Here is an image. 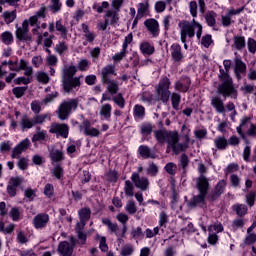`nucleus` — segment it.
I'll use <instances>...</instances> for the list:
<instances>
[{
  "label": "nucleus",
  "instance_id": "obj_1",
  "mask_svg": "<svg viewBox=\"0 0 256 256\" xmlns=\"http://www.w3.org/2000/svg\"><path fill=\"white\" fill-rule=\"evenodd\" d=\"M154 135L158 143H167V153L173 151V153L179 155L182 151L189 149V136L185 137L184 142L179 143V133L176 131L158 130L154 132Z\"/></svg>",
  "mask_w": 256,
  "mask_h": 256
},
{
  "label": "nucleus",
  "instance_id": "obj_2",
  "mask_svg": "<svg viewBox=\"0 0 256 256\" xmlns=\"http://www.w3.org/2000/svg\"><path fill=\"white\" fill-rule=\"evenodd\" d=\"M224 69L220 68V73L218 75L220 84L218 85L217 91L220 95L224 97L237 98V90L233 84V78L229 75V70L231 69V60L223 61Z\"/></svg>",
  "mask_w": 256,
  "mask_h": 256
},
{
  "label": "nucleus",
  "instance_id": "obj_3",
  "mask_svg": "<svg viewBox=\"0 0 256 256\" xmlns=\"http://www.w3.org/2000/svg\"><path fill=\"white\" fill-rule=\"evenodd\" d=\"M178 27L180 29V39L182 43H187V37H189V39H193V37H195V31L197 39H201L203 26L195 19L191 22L182 20L178 23Z\"/></svg>",
  "mask_w": 256,
  "mask_h": 256
},
{
  "label": "nucleus",
  "instance_id": "obj_4",
  "mask_svg": "<svg viewBox=\"0 0 256 256\" xmlns=\"http://www.w3.org/2000/svg\"><path fill=\"white\" fill-rule=\"evenodd\" d=\"M77 66L69 65L64 67L62 74V85L66 93H73L74 89L81 87V77H75Z\"/></svg>",
  "mask_w": 256,
  "mask_h": 256
},
{
  "label": "nucleus",
  "instance_id": "obj_5",
  "mask_svg": "<svg viewBox=\"0 0 256 256\" xmlns=\"http://www.w3.org/2000/svg\"><path fill=\"white\" fill-rule=\"evenodd\" d=\"M116 219L117 221H119V223H122V225H124L123 229L119 228L117 223L111 222L109 218H103L102 223L103 225H106V227H108L109 231L115 233L116 237H118V243H123V239L121 238L125 237V233H127V226L125 225V223L129 221V216H127V214L125 213H119L117 214Z\"/></svg>",
  "mask_w": 256,
  "mask_h": 256
},
{
  "label": "nucleus",
  "instance_id": "obj_6",
  "mask_svg": "<svg viewBox=\"0 0 256 256\" xmlns=\"http://www.w3.org/2000/svg\"><path fill=\"white\" fill-rule=\"evenodd\" d=\"M79 102L77 99L64 100L58 108V118L61 121L69 119V115L77 109Z\"/></svg>",
  "mask_w": 256,
  "mask_h": 256
},
{
  "label": "nucleus",
  "instance_id": "obj_7",
  "mask_svg": "<svg viewBox=\"0 0 256 256\" xmlns=\"http://www.w3.org/2000/svg\"><path fill=\"white\" fill-rule=\"evenodd\" d=\"M79 129L88 137H99L101 135V131L95 127H92L91 121L89 120H84Z\"/></svg>",
  "mask_w": 256,
  "mask_h": 256
},
{
  "label": "nucleus",
  "instance_id": "obj_8",
  "mask_svg": "<svg viewBox=\"0 0 256 256\" xmlns=\"http://www.w3.org/2000/svg\"><path fill=\"white\" fill-rule=\"evenodd\" d=\"M16 37L19 41H31V35H29V21L24 20L21 27L16 29Z\"/></svg>",
  "mask_w": 256,
  "mask_h": 256
},
{
  "label": "nucleus",
  "instance_id": "obj_9",
  "mask_svg": "<svg viewBox=\"0 0 256 256\" xmlns=\"http://www.w3.org/2000/svg\"><path fill=\"white\" fill-rule=\"evenodd\" d=\"M131 181L141 191H147L149 189V179L139 176L138 173H132Z\"/></svg>",
  "mask_w": 256,
  "mask_h": 256
},
{
  "label": "nucleus",
  "instance_id": "obj_10",
  "mask_svg": "<svg viewBox=\"0 0 256 256\" xmlns=\"http://www.w3.org/2000/svg\"><path fill=\"white\" fill-rule=\"evenodd\" d=\"M49 132L57 133L64 139H67V137H69V126H67V124L53 123L50 126Z\"/></svg>",
  "mask_w": 256,
  "mask_h": 256
},
{
  "label": "nucleus",
  "instance_id": "obj_11",
  "mask_svg": "<svg viewBox=\"0 0 256 256\" xmlns=\"http://www.w3.org/2000/svg\"><path fill=\"white\" fill-rule=\"evenodd\" d=\"M29 145L31 142L29 139L22 140L18 145H16L12 151V159H19L22 153H25L27 149H29Z\"/></svg>",
  "mask_w": 256,
  "mask_h": 256
},
{
  "label": "nucleus",
  "instance_id": "obj_12",
  "mask_svg": "<svg viewBox=\"0 0 256 256\" xmlns=\"http://www.w3.org/2000/svg\"><path fill=\"white\" fill-rule=\"evenodd\" d=\"M170 53H171L172 61H174V63H181V61L185 57L183 55L181 45L177 43H174L170 46Z\"/></svg>",
  "mask_w": 256,
  "mask_h": 256
},
{
  "label": "nucleus",
  "instance_id": "obj_13",
  "mask_svg": "<svg viewBox=\"0 0 256 256\" xmlns=\"http://www.w3.org/2000/svg\"><path fill=\"white\" fill-rule=\"evenodd\" d=\"M47 223H49V214L47 213H40L33 219L35 229H45V227H47Z\"/></svg>",
  "mask_w": 256,
  "mask_h": 256
},
{
  "label": "nucleus",
  "instance_id": "obj_14",
  "mask_svg": "<svg viewBox=\"0 0 256 256\" xmlns=\"http://www.w3.org/2000/svg\"><path fill=\"white\" fill-rule=\"evenodd\" d=\"M147 31L152 35V37H159V22L155 19H147L144 22Z\"/></svg>",
  "mask_w": 256,
  "mask_h": 256
},
{
  "label": "nucleus",
  "instance_id": "obj_15",
  "mask_svg": "<svg viewBox=\"0 0 256 256\" xmlns=\"http://www.w3.org/2000/svg\"><path fill=\"white\" fill-rule=\"evenodd\" d=\"M234 63H235L234 73L237 79H241V75L247 72V65L239 57H236L234 59Z\"/></svg>",
  "mask_w": 256,
  "mask_h": 256
},
{
  "label": "nucleus",
  "instance_id": "obj_16",
  "mask_svg": "<svg viewBox=\"0 0 256 256\" xmlns=\"http://www.w3.org/2000/svg\"><path fill=\"white\" fill-rule=\"evenodd\" d=\"M196 187L199 193H206L209 191V179L205 175H200L196 179Z\"/></svg>",
  "mask_w": 256,
  "mask_h": 256
},
{
  "label": "nucleus",
  "instance_id": "obj_17",
  "mask_svg": "<svg viewBox=\"0 0 256 256\" xmlns=\"http://www.w3.org/2000/svg\"><path fill=\"white\" fill-rule=\"evenodd\" d=\"M189 87H191V79L187 77L177 81L174 84L175 90L180 91V93H187L189 91Z\"/></svg>",
  "mask_w": 256,
  "mask_h": 256
},
{
  "label": "nucleus",
  "instance_id": "obj_18",
  "mask_svg": "<svg viewBox=\"0 0 256 256\" xmlns=\"http://www.w3.org/2000/svg\"><path fill=\"white\" fill-rule=\"evenodd\" d=\"M58 253H60L61 256L73 255V245L67 241L61 242L58 245Z\"/></svg>",
  "mask_w": 256,
  "mask_h": 256
},
{
  "label": "nucleus",
  "instance_id": "obj_19",
  "mask_svg": "<svg viewBox=\"0 0 256 256\" xmlns=\"http://www.w3.org/2000/svg\"><path fill=\"white\" fill-rule=\"evenodd\" d=\"M211 105L214 107L216 113H221L222 115H225V104H223V100L219 97H212L211 99Z\"/></svg>",
  "mask_w": 256,
  "mask_h": 256
},
{
  "label": "nucleus",
  "instance_id": "obj_20",
  "mask_svg": "<svg viewBox=\"0 0 256 256\" xmlns=\"http://www.w3.org/2000/svg\"><path fill=\"white\" fill-rule=\"evenodd\" d=\"M142 55H153L155 53V46L150 42L143 41L139 45Z\"/></svg>",
  "mask_w": 256,
  "mask_h": 256
},
{
  "label": "nucleus",
  "instance_id": "obj_21",
  "mask_svg": "<svg viewBox=\"0 0 256 256\" xmlns=\"http://www.w3.org/2000/svg\"><path fill=\"white\" fill-rule=\"evenodd\" d=\"M82 27V33H83V37L84 39L88 42V43H93V41H95V37H97L95 35V32L90 31L89 30V25H87L86 23H83L81 25Z\"/></svg>",
  "mask_w": 256,
  "mask_h": 256
},
{
  "label": "nucleus",
  "instance_id": "obj_22",
  "mask_svg": "<svg viewBox=\"0 0 256 256\" xmlns=\"http://www.w3.org/2000/svg\"><path fill=\"white\" fill-rule=\"evenodd\" d=\"M251 124V117H243L240 121V125L236 128V131L240 137L245 139V133L243 131L247 128V126Z\"/></svg>",
  "mask_w": 256,
  "mask_h": 256
},
{
  "label": "nucleus",
  "instance_id": "obj_23",
  "mask_svg": "<svg viewBox=\"0 0 256 256\" xmlns=\"http://www.w3.org/2000/svg\"><path fill=\"white\" fill-rule=\"evenodd\" d=\"M245 45H246V42L243 36L233 37L232 49H235L236 51H243V49H245Z\"/></svg>",
  "mask_w": 256,
  "mask_h": 256
},
{
  "label": "nucleus",
  "instance_id": "obj_24",
  "mask_svg": "<svg viewBox=\"0 0 256 256\" xmlns=\"http://www.w3.org/2000/svg\"><path fill=\"white\" fill-rule=\"evenodd\" d=\"M35 125V122H33V119L29 118V116L24 115L22 116L19 126L21 127L22 131H27V129H32Z\"/></svg>",
  "mask_w": 256,
  "mask_h": 256
},
{
  "label": "nucleus",
  "instance_id": "obj_25",
  "mask_svg": "<svg viewBox=\"0 0 256 256\" xmlns=\"http://www.w3.org/2000/svg\"><path fill=\"white\" fill-rule=\"evenodd\" d=\"M111 75H115V67L112 65L104 67L101 72L102 83L110 81L111 79H109V77H111Z\"/></svg>",
  "mask_w": 256,
  "mask_h": 256
},
{
  "label": "nucleus",
  "instance_id": "obj_26",
  "mask_svg": "<svg viewBox=\"0 0 256 256\" xmlns=\"http://www.w3.org/2000/svg\"><path fill=\"white\" fill-rule=\"evenodd\" d=\"M138 153L139 155H141L143 159H149V158L155 159V154L151 152V149L149 148V146H146V145L139 146Z\"/></svg>",
  "mask_w": 256,
  "mask_h": 256
},
{
  "label": "nucleus",
  "instance_id": "obj_27",
  "mask_svg": "<svg viewBox=\"0 0 256 256\" xmlns=\"http://www.w3.org/2000/svg\"><path fill=\"white\" fill-rule=\"evenodd\" d=\"M214 145L220 151H225V149H227L229 143H228L227 138H225L223 136H219V137L214 139Z\"/></svg>",
  "mask_w": 256,
  "mask_h": 256
},
{
  "label": "nucleus",
  "instance_id": "obj_28",
  "mask_svg": "<svg viewBox=\"0 0 256 256\" xmlns=\"http://www.w3.org/2000/svg\"><path fill=\"white\" fill-rule=\"evenodd\" d=\"M205 197H207V193L199 192L198 195L193 197L192 201L190 202V206L197 207V205H203V203H205Z\"/></svg>",
  "mask_w": 256,
  "mask_h": 256
},
{
  "label": "nucleus",
  "instance_id": "obj_29",
  "mask_svg": "<svg viewBox=\"0 0 256 256\" xmlns=\"http://www.w3.org/2000/svg\"><path fill=\"white\" fill-rule=\"evenodd\" d=\"M55 29L60 33L62 39H67V33H69V30L67 29V26L63 25V21H56Z\"/></svg>",
  "mask_w": 256,
  "mask_h": 256
},
{
  "label": "nucleus",
  "instance_id": "obj_30",
  "mask_svg": "<svg viewBox=\"0 0 256 256\" xmlns=\"http://www.w3.org/2000/svg\"><path fill=\"white\" fill-rule=\"evenodd\" d=\"M111 111H113V107H111V104H103L100 107V115L102 119H111Z\"/></svg>",
  "mask_w": 256,
  "mask_h": 256
},
{
  "label": "nucleus",
  "instance_id": "obj_31",
  "mask_svg": "<svg viewBox=\"0 0 256 256\" xmlns=\"http://www.w3.org/2000/svg\"><path fill=\"white\" fill-rule=\"evenodd\" d=\"M103 83L107 85V91L111 95H116L117 91H119V83L115 82V80H108Z\"/></svg>",
  "mask_w": 256,
  "mask_h": 256
},
{
  "label": "nucleus",
  "instance_id": "obj_32",
  "mask_svg": "<svg viewBox=\"0 0 256 256\" xmlns=\"http://www.w3.org/2000/svg\"><path fill=\"white\" fill-rule=\"evenodd\" d=\"M133 116L135 119H143L145 117V107L136 104L133 108Z\"/></svg>",
  "mask_w": 256,
  "mask_h": 256
},
{
  "label": "nucleus",
  "instance_id": "obj_33",
  "mask_svg": "<svg viewBox=\"0 0 256 256\" xmlns=\"http://www.w3.org/2000/svg\"><path fill=\"white\" fill-rule=\"evenodd\" d=\"M35 77L38 83H41L42 85H47L50 81L49 74H47V72L38 71Z\"/></svg>",
  "mask_w": 256,
  "mask_h": 256
},
{
  "label": "nucleus",
  "instance_id": "obj_34",
  "mask_svg": "<svg viewBox=\"0 0 256 256\" xmlns=\"http://www.w3.org/2000/svg\"><path fill=\"white\" fill-rule=\"evenodd\" d=\"M80 221H84L87 223L89 219H91V209L89 208H82L78 211Z\"/></svg>",
  "mask_w": 256,
  "mask_h": 256
},
{
  "label": "nucleus",
  "instance_id": "obj_35",
  "mask_svg": "<svg viewBox=\"0 0 256 256\" xmlns=\"http://www.w3.org/2000/svg\"><path fill=\"white\" fill-rule=\"evenodd\" d=\"M3 17H4L5 23L9 25L10 23H13L15 19H17V10L4 12Z\"/></svg>",
  "mask_w": 256,
  "mask_h": 256
},
{
  "label": "nucleus",
  "instance_id": "obj_36",
  "mask_svg": "<svg viewBox=\"0 0 256 256\" xmlns=\"http://www.w3.org/2000/svg\"><path fill=\"white\" fill-rule=\"evenodd\" d=\"M46 137H47V131L45 130L41 131V128L38 127L36 134H34L32 137V142L37 143V141H45Z\"/></svg>",
  "mask_w": 256,
  "mask_h": 256
},
{
  "label": "nucleus",
  "instance_id": "obj_37",
  "mask_svg": "<svg viewBox=\"0 0 256 256\" xmlns=\"http://www.w3.org/2000/svg\"><path fill=\"white\" fill-rule=\"evenodd\" d=\"M118 12L115 10H108L105 13V19H108L109 23H117L119 21Z\"/></svg>",
  "mask_w": 256,
  "mask_h": 256
},
{
  "label": "nucleus",
  "instance_id": "obj_38",
  "mask_svg": "<svg viewBox=\"0 0 256 256\" xmlns=\"http://www.w3.org/2000/svg\"><path fill=\"white\" fill-rule=\"evenodd\" d=\"M225 187H227V182L225 180H220L215 187L214 196L219 197V195L225 192Z\"/></svg>",
  "mask_w": 256,
  "mask_h": 256
},
{
  "label": "nucleus",
  "instance_id": "obj_39",
  "mask_svg": "<svg viewBox=\"0 0 256 256\" xmlns=\"http://www.w3.org/2000/svg\"><path fill=\"white\" fill-rule=\"evenodd\" d=\"M170 86H171V81L169 80V78L164 77L160 80L157 91H169Z\"/></svg>",
  "mask_w": 256,
  "mask_h": 256
},
{
  "label": "nucleus",
  "instance_id": "obj_40",
  "mask_svg": "<svg viewBox=\"0 0 256 256\" xmlns=\"http://www.w3.org/2000/svg\"><path fill=\"white\" fill-rule=\"evenodd\" d=\"M55 51L58 53V55H63V53H67V50L69 49V45H67V42L60 41L55 46Z\"/></svg>",
  "mask_w": 256,
  "mask_h": 256
},
{
  "label": "nucleus",
  "instance_id": "obj_41",
  "mask_svg": "<svg viewBox=\"0 0 256 256\" xmlns=\"http://www.w3.org/2000/svg\"><path fill=\"white\" fill-rule=\"evenodd\" d=\"M216 19H217V13L213 11L208 12L205 16L206 23L209 27H215Z\"/></svg>",
  "mask_w": 256,
  "mask_h": 256
},
{
  "label": "nucleus",
  "instance_id": "obj_42",
  "mask_svg": "<svg viewBox=\"0 0 256 256\" xmlns=\"http://www.w3.org/2000/svg\"><path fill=\"white\" fill-rule=\"evenodd\" d=\"M134 251H135V247H133V245L126 244L121 248L120 255L121 256H131V255H133Z\"/></svg>",
  "mask_w": 256,
  "mask_h": 256
},
{
  "label": "nucleus",
  "instance_id": "obj_43",
  "mask_svg": "<svg viewBox=\"0 0 256 256\" xmlns=\"http://www.w3.org/2000/svg\"><path fill=\"white\" fill-rule=\"evenodd\" d=\"M147 9H149V4L147 3H139L137 10V19H141L145 17V13H147Z\"/></svg>",
  "mask_w": 256,
  "mask_h": 256
},
{
  "label": "nucleus",
  "instance_id": "obj_44",
  "mask_svg": "<svg viewBox=\"0 0 256 256\" xmlns=\"http://www.w3.org/2000/svg\"><path fill=\"white\" fill-rule=\"evenodd\" d=\"M234 211H236L239 217L247 215V206L245 204H235L233 206Z\"/></svg>",
  "mask_w": 256,
  "mask_h": 256
},
{
  "label": "nucleus",
  "instance_id": "obj_45",
  "mask_svg": "<svg viewBox=\"0 0 256 256\" xmlns=\"http://www.w3.org/2000/svg\"><path fill=\"white\" fill-rule=\"evenodd\" d=\"M134 187L133 183H131V180H126L124 185V193L127 197H133L135 194L133 192Z\"/></svg>",
  "mask_w": 256,
  "mask_h": 256
},
{
  "label": "nucleus",
  "instance_id": "obj_46",
  "mask_svg": "<svg viewBox=\"0 0 256 256\" xmlns=\"http://www.w3.org/2000/svg\"><path fill=\"white\" fill-rule=\"evenodd\" d=\"M27 65V61L21 59L19 62L14 61V64L10 67V71H21V69H25Z\"/></svg>",
  "mask_w": 256,
  "mask_h": 256
},
{
  "label": "nucleus",
  "instance_id": "obj_47",
  "mask_svg": "<svg viewBox=\"0 0 256 256\" xmlns=\"http://www.w3.org/2000/svg\"><path fill=\"white\" fill-rule=\"evenodd\" d=\"M208 231L209 233H215V235H217V233H222L223 224L216 222L209 226Z\"/></svg>",
  "mask_w": 256,
  "mask_h": 256
},
{
  "label": "nucleus",
  "instance_id": "obj_48",
  "mask_svg": "<svg viewBox=\"0 0 256 256\" xmlns=\"http://www.w3.org/2000/svg\"><path fill=\"white\" fill-rule=\"evenodd\" d=\"M112 101H114V103L116 105H118V107H120V109L125 108V98H123V94H117L116 96H114L112 98Z\"/></svg>",
  "mask_w": 256,
  "mask_h": 256
},
{
  "label": "nucleus",
  "instance_id": "obj_49",
  "mask_svg": "<svg viewBox=\"0 0 256 256\" xmlns=\"http://www.w3.org/2000/svg\"><path fill=\"white\" fill-rule=\"evenodd\" d=\"M1 39L5 45H11L13 43V34L11 32H3L1 35Z\"/></svg>",
  "mask_w": 256,
  "mask_h": 256
},
{
  "label": "nucleus",
  "instance_id": "obj_50",
  "mask_svg": "<svg viewBox=\"0 0 256 256\" xmlns=\"http://www.w3.org/2000/svg\"><path fill=\"white\" fill-rule=\"evenodd\" d=\"M96 238L99 240V248L101 249V251H108L109 246H107V238L100 235H96Z\"/></svg>",
  "mask_w": 256,
  "mask_h": 256
},
{
  "label": "nucleus",
  "instance_id": "obj_51",
  "mask_svg": "<svg viewBox=\"0 0 256 256\" xmlns=\"http://www.w3.org/2000/svg\"><path fill=\"white\" fill-rule=\"evenodd\" d=\"M61 7H63L61 0H51L50 9L53 13H59V11H61Z\"/></svg>",
  "mask_w": 256,
  "mask_h": 256
},
{
  "label": "nucleus",
  "instance_id": "obj_52",
  "mask_svg": "<svg viewBox=\"0 0 256 256\" xmlns=\"http://www.w3.org/2000/svg\"><path fill=\"white\" fill-rule=\"evenodd\" d=\"M171 101L173 109H179V104L181 103V95H179L178 93H172Z\"/></svg>",
  "mask_w": 256,
  "mask_h": 256
},
{
  "label": "nucleus",
  "instance_id": "obj_53",
  "mask_svg": "<svg viewBox=\"0 0 256 256\" xmlns=\"http://www.w3.org/2000/svg\"><path fill=\"white\" fill-rule=\"evenodd\" d=\"M243 227H245V219L237 218L233 220L232 229H234V231H237V229H243Z\"/></svg>",
  "mask_w": 256,
  "mask_h": 256
},
{
  "label": "nucleus",
  "instance_id": "obj_54",
  "mask_svg": "<svg viewBox=\"0 0 256 256\" xmlns=\"http://www.w3.org/2000/svg\"><path fill=\"white\" fill-rule=\"evenodd\" d=\"M51 159L58 163V161H63V152L61 150H52Z\"/></svg>",
  "mask_w": 256,
  "mask_h": 256
},
{
  "label": "nucleus",
  "instance_id": "obj_55",
  "mask_svg": "<svg viewBox=\"0 0 256 256\" xmlns=\"http://www.w3.org/2000/svg\"><path fill=\"white\" fill-rule=\"evenodd\" d=\"M125 209L127 213H129L130 215H135L137 213V207L135 206L134 201H128L125 206Z\"/></svg>",
  "mask_w": 256,
  "mask_h": 256
},
{
  "label": "nucleus",
  "instance_id": "obj_56",
  "mask_svg": "<svg viewBox=\"0 0 256 256\" xmlns=\"http://www.w3.org/2000/svg\"><path fill=\"white\" fill-rule=\"evenodd\" d=\"M225 111H230V119H232V121H235V115H237V111L235 110V104L233 102H229L226 105Z\"/></svg>",
  "mask_w": 256,
  "mask_h": 256
},
{
  "label": "nucleus",
  "instance_id": "obj_57",
  "mask_svg": "<svg viewBox=\"0 0 256 256\" xmlns=\"http://www.w3.org/2000/svg\"><path fill=\"white\" fill-rule=\"evenodd\" d=\"M146 239H153L156 235H159V227H155L153 230L150 228L145 230Z\"/></svg>",
  "mask_w": 256,
  "mask_h": 256
},
{
  "label": "nucleus",
  "instance_id": "obj_58",
  "mask_svg": "<svg viewBox=\"0 0 256 256\" xmlns=\"http://www.w3.org/2000/svg\"><path fill=\"white\" fill-rule=\"evenodd\" d=\"M25 91H27V87H15L12 92L18 99L25 95Z\"/></svg>",
  "mask_w": 256,
  "mask_h": 256
},
{
  "label": "nucleus",
  "instance_id": "obj_59",
  "mask_svg": "<svg viewBox=\"0 0 256 256\" xmlns=\"http://www.w3.org/2000/svg\"><path fill=\"white\" fill-rule=\"evenodd\" d=\"M165 169L169 175H175V173H177V164L169 162L166 164Z\"/></svg>",
  "mask_w": 256,
  "mask_h": 256
},
{
  "label": "nucleus",
  "instance_id": "obj_60",
  "mask_svg": "<svg viewBox=\"0 0 256 256\" xmlns=\"http://www.w3.org/2000/svg\"><path fill=\"white\" fill-rule=\"evenodd\" d=\"M52 173L54 177H56V179H61V177H63V168L61 167V165H56L52 169Z\"/></svg>",
  "mask_w": 256,
  "mask_h": 256
},
{
  "label": "nucleus",
  "instance_id": "obj_61",
  "mask_svg": "<svg viewBox=\"0 0 256 256\" xmlns=\"http://www.w3.org/2000/svg\"><path fill=\"white\" fill-rule=\"evenodd\" d=\"M153 132V126L151 124H142L141 133L142 135H151Z\"/></svg>",
  "mask_w": 256,
  "mask_h": 256
},
{
  "label": "nucleus",
  "instance_id": "obj_62",
  "mask_svg": "<svg viewBox=\"0 0 256 256\" xmlns=\"http://www.w3.org/2000/svg\"><path fill=\"white\" fill-rule=\"evenodd\" d=\"M55 193V188L52 184H46L44 187V195L46 197H53V194Z\"/></svg>",
  "mask_w": 256,
  "mask_h": 256
},
{
  "label": "nucleus",
  "instance_id": "obj_63",
  "mask_svg": "<svg viewBox=\"0 0 256 256\" xmlns=\"http://www.w3.org/2000/svg\"><path fill=\"white\" fill-rule=\"evenodd\" d=\"M247 47L250 53H256V41L253 38H248Z\"/></svg>",
  "mask_w": 256,
  "mask_h": 256
},
{
  "label": "nucleus",
  "instance_id": "obj_64",
  "mask_svg": "<svg viewBox=\"0 0 256 256\" xmlns=\"http://www.w3.org/2000/svg\"><path fill=\"white\" fill-rule=\"evenodd\" d=\"M32 65L36 69H39V67H41V65H43V57H41V56H34L32 58Z\"/></svg>",
  "mask_w": 256,
  "mask_h": 256
}]
</instances>
